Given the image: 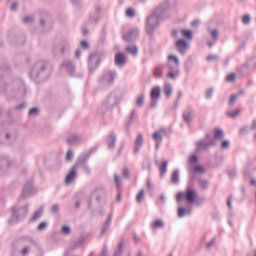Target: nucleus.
Wrapping results in <instances>:
<instances>
[{
	"label": "nucleus",
	"mask_w": 256,
	"mask_h": 256,
	"mask_svg": "<svg viewBox=\"0 0 256 256\" xmlns=\"http://www.w3.org/2000/svg\"><path fill=\"white\" fill-rule=\"evenodd\" d=\"M177 202L181 203V201L187 200L188 203H195L197 199V192L194 189L188 188L186 193L179 192L176 196Z\"/></svg>",
	"instance_id": "1"
},
{
	"label": "nucleus",
	"mask_w": 256,
	"mask_h": 256,
	"mask_svg": "<svg viewBox=\"0 0 256 256\" xmlns=\"http://www.w3.org/2000/svg\"><path fill=\"white\" fill-rule=\"evenodd\" d=\"M77 176V166H73L69 173L66 175L65 183L66 185H70L75 181V177Z\"/></svg>",
	"instance_id": "2"
},
{
	"label": "nucleus",
	"mask_w": 256,
	"mask_h": 256,
	"mask_svg": "<svg viewBox=\"0 0 256 256\" xmlns=\"http://www.w3.org/2000/svg\"><path fill=\"white\" fill-rule=\"evenodd\" d=\"M163 135H167V130L165 128L160 129L153 133L152 137L156 143H159L163 140Z\"/></svg>",
	"instance_id": "3"
},
{
	"label": "nucleus",
	"mask_w": 256,
	"mask_h": 256,
	"mask_svg": "<svg viewBox=\"0 0 256 256\" xmlns=\"http://www.w3.org/2000/svg\"><path fill=\"white\" fill-rule=\"evenodd\" d=\"M155 23H157V16L152 15L147 20V31L151 33V31L155 28Z\"/></svg>",
	"instance_id": "4"
},
{
	"label": "nucleus",
	"mask_w": 256,
	"mask_h": 256,
	"mask_svg": "<svg viewBox=\"0 0 256 256\" xmlns=\"http://www.w3.org/2000/svg\"><path fill=\"white\" fill-rule=\"evenodd\" d=\"M150 97L151 99H159V97H161V88H159V86L152 88Z\"/></svg>",
	"instance_id": "5"
},
{
	"label": "nucleus",
	"mask_w": 256,
	"mask_h": 256,
	"mask_svg": "<svg viewBox=\"0 0 256 256\" xmlns=\"http://www.w3.org/2000/svg\"><path fill=\"white\" fill-rule=\"evenodd\" d=\"M141 145H143V134H139L135 141V153H139V149H141Z\"/></svg>",
	"instance_id": "6"
},
{
	"label": "nucleus",
	"mask_w": 256,
	"mask_h": 256,
	"mask_svg": "<svg viewBox=\"0 0 256 256\" xmlns=\"http://www.w3.org/2000/svg\"><path fill=\"white\" fill-rule=\"evenodd\" d=\"M125 61H126L125 54H123V53L116 54V56H115L116 65H125Z\"/></svg>",
	"instance_id": "7"
},
{
	"label": "nucleus",
	"mask_w": 256,
	"mask_h": 256,
	"mask_svg": "<svg viewBox=\"0 0 256 256\" xmlns=\"http://www.w3.org/2000/svg\"><path fill=\"white\" fill-rule=\"evenodd\" d=\"M176 47H178L180 51L187 49V41L185 39H179L176 42Z\"/></svg>",
	"instance_id": "8"
},
{
	"label": "nucleus",
	"mask_w": 256,
	"mask_h": 256,
	"mask_svg": "<svg viewBox=\"0 0 256 256\" xmlns=\"http://www.w3.org/2000/svg\"><path fill=\"white\" fill-rule=\"evenodd\" d=\"M182 37H184V39H193V32H191V30H182Z\"/></svg>",
	"instance_id": "9"
},
{
	"label": "nucleus",
	"mask_w": 256,
	"mask_h": 256,
	"mask_svg": "<svg viewBox=\"0 0 256 256\" xmlns=\"http://www.w3.org/2000/svg\"><path fill=\"white\" fill-rule=\"evenodd\" d=\"M163 228V220L157 219L152 223V229H161Z\"/></svg>",
	"instance_id": "10"
},
{
	"label": "nucleus",
	"mask_w": 256,
	"mask_h": 256,
	"mask_svg": "<svg viewBox=\"0 0 256 256\" xmlns=\"http://www.w3.org/2000/svg\"><path fill=\"white\" fill-rule=\"evenodd\" d=\"M164 93L166 97H171V94L173 93V88L170 86V84H165Z\"/></svg>",
	"instance_id": "11"
},
{
	"label": "nucleus",
	"mask_w": 256,
	"mask_h": 256,
	"mask_svg": "<svg viewBox=\"0 0 256 256\" xmlns=\"http://www.w3.org/2000/svg\"><path fill=\"white\" fill-rule=\"evenodd\" d=\"M143 199H145V190H141V191L138 193V195H137V197H136V201H137L138 203H141V201H143Z\"/></svg>",
	"instance_id": "12"
},
{
	"label": "nucleus",
	"mask_w": 256,
	"mask_h": 256,
	"mask_svg": "<svg viewBox=\"0 0 256 256\" xmlns=\"http://www.w3.org/2000/svg\"><path fill=\"white\" fill-rule=\"evenodd\" d=\"M127 53H131V55H137V47L136 46H128L126 48Z\"/></svg>",
	"instance_id": "13"
},
{
	"label": "nucleus",
	"mask_w": 256,
	"mask_h": 256,
	"mask_svg": "<svg viewBox=\"0 0 256 256\" xmlns=\"http://www.w3.org/2000/svg\"><path fill=\"white\" fill-rule=\"evenodd\" d=\"M154 76L157 78L163 77V70L160 67H156L154 70Z\"/></svg>",
	"instance_id": "14"
},
{
	"label": "nucleus",
	"mask_w": 256,
	"mask_h": 256,
	"mask_svg": "<svg viewBox=\"0 0 256 256\" xmlns=\"http://www.w3.org/2000/svg\"><path fill=\"white\" fill-rule=\"evenodd\" d=\"M168 61L175 63V65H179V58L175 55H169Z\"/></svg>",
	"instance_id": "15"
},
{
	"label": "nucleus",
	"mask_w": 256,
	"mask_h": 256,
	"mask_svg": "<svg viewBox=\"0 0 256 256\" xmlns=\"http://www.w3.org/2000/svg\"><path fill=\"white\" fill-rule=\"evenodd\" d=\"M160 173L163 175L164 173H166L167 171V161H164L160 166Z\"/></svg>",
	"instance_id": "16"
},
{
	"label": "nucleus",
	"mask_w": 256,
	"mask_h": 256,
	"mask_svg": "<svg viewBox=\"0 0 256 256\" xmlns=\"http://www.w3.org/2000/svg\"><path fill=\"white\" fill-rule=\"evenodd\" d=\"M172 183H179V172L174 171L172 174Z\"/></svg>",
	"instance_id": "17"
},
{
	"label": "nucleus",
	"mask_w": 256,
	"mask_h": 256,
	"mask_svg": "<svg viewBox=\"0 0 256 256\" xmlns=\"http://www.w3.org/2000/svg\"><path fill=\"white\" fill-rule=\"evenodd\" d=\"M235 79H237V76L235 74H228L226 76V81H228V83H233V81H235Z\"/></svg>",
	"instance_id": "18"
},
{
	"label": "nucleus",
	"mask_w": 256,
	"mask_h": 256,
	"mask_svg": "<svg viewBox=\"0 0 256 256\" xmlns=\"http://www.w3.org/2000/svg\"><path fill=\"white\" fill-rule=\"evenodd\" d=\"M214 138L215 139H222L223 138V131L216 129L214 132Z\"/></svg>",
	"instance_id": "19"
},
{
	"label": "nucleus",
	"mask_w": 256,
	"mask_h": 256,
	"mask_svg": "<svg viewBox=\"0 0 256 256\" xmlns=\"http://www.w3.org/2000/svg\"><path fill=\"white\" fill-rule=\"evenodd\" d=\"M183 119L184 121H186V123H189V121L193 119V115H191V112H187L183 115Z\"/></svg>",
	"instance_id": "20"
},
{
	"label": "nucleus",
	"mask_w": 256,
	"mask_h": 256,
	"mask_svg": "<svg viewBox=\"0 0 256 256\" xmlns=\"http://www.w3.org/2000/svg\"><path fill=\"white\" fill-rule=\"evenodd\" d=\"M41 215H43V211L38 210L37 212L34 213V215L32 217V221H37V219H39V217H41Z\"/></svg>",
	"instance_id": "21"
},
{
	"label": "nucleus",
	"mask_w": 256,
	"mask_h": 256,
	"mask_svg": "<svg viewBox=\"0 0 256 256\" xmlns=\"http://www.w3.org/2000/svg\"><path fill=\"white\" fill-rule=\"evenodd\" d=\"M241 113V110L237 109L233 112H227L228 117H237Z\"/></svg>",
	"instance_id": "22"
},
{
	"label": "nucleus",
	"mask_w": 256,
	"mask_h": 256,
	"mask_svg": "<svg viewBox=\"0 0 256 256\" xmlns=\"http://www.w3.org/2000/svg\"><path fill=\"white\" fill-rule=\"evenodd\" d=\"M187 213V210L183 207L178 208V217H184Z\"/></svg>",
	"instance_id": "23"
},
{
	"label": "nucleus",
	"mask_w": 256,
	"mask_h": 256,
	"mask_svg": "<svg viewBox=\"0 0 256 256\" xmlns=\"http://www.w3.org/2000/svg\"><path fill=\"white\" fill-rule=\"evenodd\" d=\"M108 146L109 147H115V136L111 135L109 137Z\"/></svg>",
	"instance_id": "24"
},
{
	"label": "nucleus",
	"mask_w": 256,
	"mask_h": 256,
	"mask_svg": "<svg viewBox=\"0 0 256 256\" xmlns=\"http://www.w3.org/2000/svg\"><path fill=\"white\" fill-rule=\"evenodd\" d=\"M127 17H133L135 15V10L133 8H128L126 11Z\"/></svg>",
	"instance_id": "25"
},
{
	"label": "nucleus",
	"mask_w": 256,
	"mask_h": 256,
	"mask_svg": "<svg viewBox=\"0 0 256 256\" xmlns=\"http://www.w3.org/2000/svg\"><path fill=\"white\" fill-rule=\"evenodd\" d=\"M251 21V17L249 15H245L242 18V23H244L245 25H248V23H250Z\"/></svg>",
	"instance_id": "26"
},
{
	"label": "nucleus",
	"mask_w": 256,
	"mask_h": 256,
	"mask_svg": "<svg viewBox=\"0 0 256 256\" xmlns=\"http://www.w3.org/2000/svg\"><path fill=\"white\" fill-rule=\"evenodd\" d=\"M197 161H198L197 156H195V155L190 156V158H189L190 165L197 163Z\"/></svg>",
	"instance_id": "27"
},
{
	"label": "nucleus",
	"mask_w": 256,
	"mask_h": 256,
	"mask_svg": "<svg viewBox=\"0 0 256 256\" xmlns=\"http://www.w3.org/2000/svg\"><path fill=\"white\" fill-rule=\"evenodd\" d=\"M194 172H195V173H205V170L203 169L202 166H196V167L194 168Z\"/></svg>",
	"instance_id": "28"
},
{
	"label": "nucleus",
	"mask_w": 256,
	"mask_h": 256,
	"mask_svg": "<svg viewBox=\"0 0 256 256\" xmlns=\"http://www.w3.org/2000/svg\"><path fill=\"white\" fill-rule=\"evenodd\" d=\"M143 102H144V97L143 95L139 96L138 99H137V105L138 107H141L143 105Z\"/></svg>",
	"instance_id": "29"
},
{
	"label": "nucleus",
	"mask_w": 256,
	"mask_h": 256,
	"mask_svg": "<svg viewBox=\"0 0 256 256\" xmlns=\"http://www.w3.org/2000/svg\"><path fill=\"white\" fill-rule=\"evenodd\" d=\"M71 229H69V226H63L62 227V233H64V235H69Z\"/></svg>",
	"instance_id": "30"
},
{
	"label": "nucleus",
	"mask_w": 256,
	"mask_h": 256,
	"mask_svg": "<svg viewBox=\"0 0 256 256\" xmlns=\"http://www.w3.org/2000/svg\"><path fill=\"white\" fill-rule=\"evenodd\" d=\"M205 147H207V146H205V143H203V142H198L197 143V150L198 151H201V149H205Z\"/></svg>",
	"instance_id": "31"
},
{
	"label": "nucleus",
	"mask_w": 256,
	"mask_h": 256,
	"mask_svg": "<svg viewBox=\"0 0 256 256\" xmlns=\"http://www.w3.org/2000/svg\"><path fill=\"white\" fill-rule=\"evenodd\" d=\"M73 159V151L69 150L66 154V160L71 161Z\"/></svg>",
	"instance_id": "32"
},
{
	"label": "nucleus",
	"mask_w": 256,
	"mask_h": 256,
	"mask_svg": "<svg viewBox=\"0 0 256 256\" xmlns=\"http://www.w3.org/2000/svg\"><path fill=\"white\" fill-rule=\"evenodd\" d=\"M237 101V95H232L229 100V104L233 105Z\"/></svg>",
	"instance_id": "33"
},
{
	"label": "nucleus",
	"mask_w": 256,
	"mask_h": 256,
	"mask_svg": "<svg viewBox=\"0 0 256 256\" xmlns=\"http://www.w3.org/2000/svg\"><path fill=\"white\" fill-rule=\"evenodd\" d=\"M45 227H47V223L41 222V223L38 225V230H39V231H43V229H45Z\"/></svg>",
	"instance_id": "34"
},
{
	"label": "nucleus",
	"mask_w": 256,
	"mask_h": 256,
	"mask_svg": "<svg viewBox=\"0 0 256 256\" xmlns=\"http://www.w3.org/2000/svg\"><path fill=\"white\" fill-rule=\"evenodd\" d=\"M39 113V110L37 108H32L29 111V115H37Z\"/></svg>",
	"instance_id": "35"
},
{
	"label": "nucleus",
	"mask_w": 256,
	"mask_h": 256,
	"mask_svg": "<svg viewBox=\"0 0 256 256\" xmlns=\"http://www.w3.org/2000/svg\"><path fill=\"white\" fill-rule=\"evenodd\" d=\"M200 187H201V189H207V181L201 180L200 181Z\"/></svg>",
	"instance_id": "36"
},
{
	"label": "nucleus",
	"mask_w": 256,
	"mask_h": 256,
	"mask_svg": "<svg viewBox=\"0 0 256 256\" xmlns=\"http://www.w3.org/2000/svg\"><path fill=\"white\" fill-rule=\"evenodd\" d=\"M211 36L213 37V39H217V37H219V33L217 32V30H212Z\"/></svg>",
	"instance_id": "37"
},
{
	"label": "nucleus",
	"mask_w": 256,
	"mask_h": 256,
	"mask_svg": "<svg viewBox=\"0 0 256 256\" xmlns=\"http://www.w3.org/2000/svg\"><path fill=\"white\" fill-rule=\"evenodd\" d=\"M80 45H81V47H83V49H87V48L89 47V45L87 44L86 41H82V42L80 43Z\"/></svg>",
	"instance_id": "38"
},
{
	"label": "nucleus",
	"mask_w": 256,
	"mask_h": 256,
	"mask_svg": "<svg viewBox=\"0 0 256 256\" xmlns=\"http://www.w3.org/2000/svg\"><path fill=\"white\" fill-rule=\"evenodd\" d=\"M229 147V141L222 142V149H227Z\"/></svg>",
	"instance_id": "39"
},
{
	"label": "nucleus",
	"mask_w": 256,
	"mask_h": 256,
	"mask_svg": "<svg viewBox=\"0 0 256 256\" xmlns=\"http://www.w3.org/2000/svg\"><path fill=\"white\" fill-rule=\"evenodd\" d=\"M114 181L117 184V186L119 187V181H121V178L119 176H114Z\"/></svg>",
	"instance_id": "40"
},
{
	"label": "nucleus",
	"mask_w": 256,
	"mask_h": 256,
	"mask_svg": "<svg viewBox=\"0 0 256 256\" xmlns=\"http://www.w3.org/2000/svg\"><path fill=\"white\" fill-rule=\"evenodd\" d=\"M167 77H168V79H175V73L169 72Z\"/></svg>",
	"instance_id": "41"
},
{
	"label": "nucleus",
	"mask_w": 256,
	"mask_h": 256,
	"mask_svg": "<svg viewBox=\"0 0 256 256\" xmlns=\"http://www.w3.org/2000/svg\"><path fill=\"white\" fill-rule=\"evenodd\" d=\"M123 175L124 177L129 178V169H124Z\"/></svg>",
	"instance_id": "42"
},
{
	"label": "nucleus",
	"mask_w": 256,
	"mask_h": 256,
	"mask_svg": "<svg viewBox=\"0 0 256 256\" xmlns=\"http://www.w3.org/2000/svg\"><path fill=\"white\" fill-rule=\"evenodd\" d=\"M33 18H31L30 16H26L24 18V23H29V21H32Z\"/></svg>",
	"instance_id": "43"
},
{
	"label": "nucleus",
	"mask_w": 256,
	"mask_h": 256,
	"mask_svg": "<svg viewBox=\"0 0 256 256\" xmlns=\"http://www.w3.org/2000/svg\"><path fill=\"white\" fill-rule=\"evenodd\" d=\"M131 35H132V32H129L128 34H126L125 36H124V39L127 41V40H129V39H131Z\"/></svg>",
	"instance_id": "44"
},
{
	"label": "nucleus",
	"mask_w": 256,
	"mask_h": 256,
	"mask_svg": "<svg viewBox=\"0 0 256 256\" xmlns=\"http://www.w3.org/2000/svg\"><path fill=\"white\" fill-rule=\"evenodd\" d=\"M200 21L199 20H195L192 22V27H197V25H199Z\"/></svg>",
	"instance_id": "45"
},
{
	"label": "nucleus",
	"mask_w": 256,
	"mask_h": 256,
	"mask_svg": "<svg viewBox=\"0 0 256 256\" xmlns=\"http://www.w3.org/2000/svg\"><path fill=\"white\" fill-rule=\"evenodd\" d=\"M18 4L17 3H13L11 6L12 11H15V9H17Z\"/></svg>",
	"instance_id": "46"
},
{
	"label": "nucleus",
	"mask_w": 256,
	"mask_h": 256,
	"mask_svg": "<svg viewBox=\"0 0 256 256\" xmlns=\"http://www.w3.org/2000/svg\"><path fill=\"white\" fill-rule=\"evenodd\" d=\"M28 251H29V248H28V247L24 248V249L22 250L23 255H27Z\"/></svg>",
	"instance_id": "47"
},
{
	"label": "nucleus",
	"mask_w": 256,
	"mask_h": 256,
	"mask_svg": "<svg viewBox=\"0 0 256 256\" xmlns=\"http://www.w3.org/2000/svg\"><path fill=\"white\" fill-rule=\"evenodd\" d=\"M212 93H213V91L208 90L207 93H206V97H210Z\"/></svg>",
	"instance_id": "48"
},
{
	"label": "nucleus",
	"mask_w": 256,
	"mask_h": 256,
	"mask_svg": "<svg viewBox=\"0 0 256 256\" xmlns=\"http://www.w3.org/2000/svg\"><path fill=\"white\" fill-rule=\"evenodd\" d=\"M212 59H216V57L215 56H208L207 57V61H211Z\"/></svg>",
	"instance_id": "49"
},
{
	"label": "nucleus",
	"mask_w": 256,
	"mask_h": 256,
	"mask_svg": "<svg viewBox=\"0 0 256 256\" xmlns=\"http://www.w3.org/2000/svg\"><path fill=\"white\" fill-rule=\"evenodd\" d=\"M147 187H148V189H152V186H151V182H150V181L147 182Z\"/></svg>",
	"instance_id": "50"
},
{
	"label": "nucleus",
	"mask_w": 256,
	"mask_h": 256,
	"mask_svg": "<svg viewBox=\"0 0 256 256\" xmlns=\"http://www.w3.org/2000/svg\"><path fill=\"white\" fill-rule=\"evenodd\" d=\"M227 203H228V207L231 208V198L228 199V202H227Z\"/></svg>",
	"instance_id": "51"
},
{
	"label": "nucleus",
	"mask_w": 256,
	"mask_h": 256,
	"mask_svg": "<svg viewBox=\"0 0 256 256\" xmlns=\"http://www.w3.org/2000/svg\"><path fill=\"white\" fill-rule=\"evenodd\" d=\"M251 185H256V181L255 180H251Z\"/></svg>",
	"instance_id": "52"
},
{
	"label": "nucleus",
	"mask_w": 256,
	"mask_h": 256,
	"mask_svg": "<svg viewBox=\"0 0 256 256\" xmlns=\"http://www.w3.org/2000/svg\"><path fill=\"white\" fill-rule=\"evenodd\" d=\"M252 127L256 129V122H253Z\"/></svg>",
	"instance_id": "53"
},
{
	"label": "nucleus",
	"mask_w": 256,
	"mask_h": 256,
	"mask_svg": "<svg viewBox=\"0 0 256 256\" xmlns=\"http://www.w3.org/2000/svg\"><path fill=\"white\" fill-rule=\"evenodd\" d=\"M82 33H83L84 35H87V31H86L85 29L82 31Z\"/></svg>",
	"instance_id": "54"
},
{
	"label": "nucleus",
	"mask_w": 256,
	"mask_h": 256,
	"mask_svg": "<svg viewBox=\"0 0 256 256\" xmlns=\"http://www.w3.org/2000/svg\"><path fill=\"white\" fill-rule=\"evenodd\" d=\"M53 211H57V206H53Z\"/></svg>",
	"instance_id": "55"
},
{
	"label": "nucleus",
	"mask_w": 256,
	"mask_h": 256,
	"mask_svg": "<svg viewBox=\"0 0 256 256\" xmlns=\"http://www.w3.org/2000/svg\"><path fill=\"white\" fill-rule=\"evenodd\" d=\"M172 34H173V35H177V31H173Z\"/></svg>",
	"instance_id": "56"
},
{
	"label": "nucleus",
	"mask_w": 256,
	"mask_h": 256,
	"mask_svg": "<svg viewBox=\"0 0 256 256\" xmlns=\"http://www.w3.org/2000/svg\"><path fill=\"white\" fill-rule=\"evenodd\" d=\"M76 57H79V51H76Z\"/></svg>",
	"instance_id": "57"
},
{
	"label": "nucleus",
	"mask_w": 256,
	"mask_h": 256,
	"mask_svg": "<svg viewBox=\"0 0 256 256\" xmlns=\"http://www.w3.org/2000/svg\"><path fill=\"white\" fill-rule=\"evenodd\" d=\"M68 141H69V143H73V142H74V141H73V140H71V139H69Z\"/></svg>",
	"instance_id": "58"
},
{
	"label": "nucleus",
	"mask_w": 256,
	"mask_h": 256,
	"mask_svg": "<svg viewBox=\"0 0 256 256\" xmlns=\"http://www.w3.org/2000/svg\"><path fill=\"white\" fill-rule=\"evenodd\" d=\"M118 201H121V196H118Z\"/></svg>",
	"instance_id": "59"
},
{
	"label": "nucleus",
	"mask_w": 256,
	"mask_h": 256,
	"mask_svg": "<svg viewBox=\"0 0 256 256\" xmlns=\"http://www.w3.org/2000/svg\"><path fill=\"white\" fill-rule=\"evenodd\" d=\"M207 247H211V244H208Z\"/></svg>",
	"instance_id": "60"
}]
</instances>
